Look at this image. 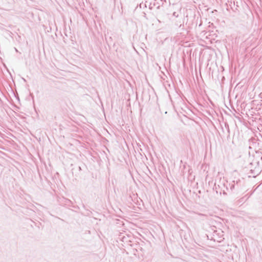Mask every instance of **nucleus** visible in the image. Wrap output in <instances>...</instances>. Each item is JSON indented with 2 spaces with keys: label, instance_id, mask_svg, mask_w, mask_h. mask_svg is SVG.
Returning <instances> with one entry per match:
<instances>
[{
  "label": "nucleus",
  "instance_id": "1",
  "mask_svg": "<svg viewBox=\"0 0 262 262\" xmlns=\"http://www.w3.org/2000/svg\"><path fill=\"white\" fill-rule=\"evenodd\" d=\"M250 168L252 173L258 174L261 172V167L258 166V160L257 159H253V160L250 163Z\"/></svg>",
  "mask_w": 262,
  "mask_h": 262
},
{
  "label": "nucleus",
  "instance_id": "2",
  "mask_svg": "<svg viewBox=\"0 0 262 262\" xmlns=\"http://www.w3.org/2000/svg\"><path fill=\"white\" fill-rule=\"evenodd\" d=\"M118 235V237L117 238L116 240L117 243H119V241L122 242L123 243L127 242V238L124 235V234L123 233H121L118 232V233L116 231V236Z\"/></svg>",
  "mask_w": 262,
  "mask_h": 262
},
{
  "label": "nucleus",
  "instance_id": "3",
  "mask_svg": "<svg viewBox=\"0 0 262 262\" xmlns=\"http://www.w3.org/2000/svg\"><path fill=\"white\" fill-rule=\"evenodd\" d=\"M255 159L258 160V166L261 167V171L262 170V156H257L254 158Z\"/></svg>",
  "mask_w": 262,
  "mask_h": 262
},
{
  "label": "nucleus",
  "instance_id": "4",
  "mask_svg": "<svg viewBox=\"0 0 262 262\" xmlns=\"http://www.w3.org/2000/svg\"><path fill=\"white\" fill-rule=\"evenodd\" d=\"M123 215V212L120 209L118 208V210H116V216L119 217H122Z\"/></svg>",
  "mask_w": 262,
  "mask_h": 262
},
{
  "label": "nucleus",
  "instance_id": "5",
  "mask_svg": "<svg viewBox=\"0 0 262 262\" xmlns=\"http://www.w3.org/2000/svg\"><path fill=\"white\" fill-rule=\"evenodd\" d=\"M124 224L123 223V221H120L119 219H116V225H118V227H120L121 226L123 225Z\"/></svg>",
  "mask_w": 262,
  "mask_h": 262
},
{
  "label": "nucleus",
  "instance_id": "6",
  "mask_svg": "<svg viewBox=\"0 0 262 262\" xmlns=\"http://www.w3.org/2000/svg\"><path fill=\"white\" fill-rule=\"evenodd\" d=\"M230 186V189L232 190L233 189L235 188V181H233L232 182V183L231 184H229Z\"/></svg>",
  "mask_w": 262,
  "mask_h": 262
},
{
  "label": "nucleus",
  "instance_id": "7",
  "mask_svg": "<svg viewBox=\"0 0 262 262\" xmlns=\"http://www.w3.org/2000/svg\"><path fill=\"white\" fill-rule=\"evenodd\" d=\"M240 182H241L240 180L236 181V185L237 188L238 187V183H240Z\"/></svg>",
  "mask_w": 262,
  "mask_h": 262
},
{
  "label": "nucleus",
  "instance_id": "8",
  "mask_svg": "<svg viewBox=\"0 0 262 262\" xmlns=\"http://www.w3.org/2000/svg\"><path fill=\"white\" fill-rule=\"evenodd\" d=\"M173 15L175 16H177V15H176V12H174Z\"/></svg>",
  "mask_w": 262,
  "mask_h": 262
},
{
  "label": "nucleus",
  "instance_id": "9",
  "mask_svg": "<svg viewBox=\"0 0 262 262\" xmlns=\"http://www.w3.org/2000/svg\"><path fill=\"white\" fill-rule=\"evenodd\" d=\"M111 44H112V45H113V46H114L115 45V42H112V43Z\"/></svg>",
  "mask_w": 262,
  "mask_h": 262
},
{
  "label": "nucleus",
  "instance_id": "10",
  "mask_svg": "<svg viewBox=\"0 0 262 262\" xmlns=\"http://www.w3.org/2000/svg\"><path fill=\"white\" fill-rule=\"evenodd\" d=\"M158 21L159 23H161V21H160L159 19H158Z\"/></svg>",
  "mask_w": 262,
  "mask_h": 262
},
{
  "label": "nucleus",
  "instance_id": "11",
  "mask_svg": "<svg viewBox=\"0 0 262 262\" xmlns=\"http://www.w3.org/2000/svg\"><path fill=\"white\" fill-rule=\"evenodd\" d=\"M135 51L136 52V53H138V52H137V50H135Z\"/></svg>",
  "mask_w": 262,
  "mask_h": 262
}]
</instances>
